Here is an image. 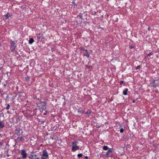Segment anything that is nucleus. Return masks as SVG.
<instances>
[{"mask_svg": "<svg viewBox=\"0 0 159 159\" xmlns=\"http://www.w3.org/2000/svg\"><path fill=\"white\" fill-rule=\"evenodd\" d=\"M73 146L72 148V150L73 152L78 150L79 148V147L77 145V142L76 141H74L72 143Z\"/></svg>", "mask_w": 159, "mask_h": 159, "instance_id": "nucleus-1", "label": "nucleus"}, {"mask_svg": "<svg viewBox=\"0 0 159 159\" xmlns=\"http://www.w3.org/2000/svg\"><path fill=\"white\" fill-rule=\"evenodd\" d=\"M38 107L40 111H43L46 108L45 104L44 102H41L38 104Z\"/></svg>", "mask_w": 159, "mask_h": 159, "instance_id": "nucleus-2", "label": "nucleus"}, {"mask_svg": "<svg viewBox=\"0 0 159 159\" xmlns=\"http://www.w3.org/2000/svg\"><path fill=\"white\" fill-rule=\"evenodd\" d=\"M42 156V157L41 159H47V158L48 157V154L46 150H44L43 151Z\"/></svg>", "mask_w": 159, "mask_h": 159, "instance_id": "nucleus-3", "label": "nucleus"}, {"mask_svg": "<svg viewBox=\"0 0 159 159\" xmlns=\"http://www.w3.org/2000/svg\"><path fill=\"white\" fill-rule=\"evenodd\" d=\"M21 155L22 156V157L23 159H25L27 157V153L26 152V151L24 149H22L21 150Z\"/></svg>", "mask_w": 159, "mask_h": 159, "instance_id": "nucleus-4", "label": "nucleus"}, {"mask_svg": "<svg viewBox=\"0 0 159 159\" xmlns=\"http://www.w3.org/2000/svg\"><path fill=\"white\" fill-rule=\"evenodd\" d=\"M112 148H109L108 151L106 153V155L107 157H110L111 156V154L112 152Z\"/></svg>", "mask_w": 159, "mask_h": 159, "instance_id": "nucleus-5", "label": "nucleus"}, {"mask_svg": "<svg viewBox=\"0 0 159 159\" xmlns=\"http://www.w3.org/2000/svg\"><path fill=\"white\" fill-rule=\"evenodd\" d=\"M30 158L31 159H39L36 154L31 155L30 156Z\"/></svg>", "mask_w": 159, "mask_h": 159, "instance_id": "nucleus-6", "label": "nucleus"}, {"mask_svg": "<svg viewBox=\"0 0 159 159\" xmlns=\"http://www.w3.org/2000/svg\"><path fill=\"white\" fill-rule=\"evenodd\" d=\"M153 84L154 86H158L159 84V80H154L153 82Z\"/></svg>", "mask_w": 159, "mask_h": 159, "instance_id": "nucleus-7", "label": "nucleus"}, {"mask_svg": "<svg viewBox=\"0 0 159 159\" xmlns=\"http://www.w3.org/2000/svg\"><path fill=\"white\" fill-rule=\"evenodd\" d=\"M5 126L4 120L0 121V129L3 128Z\"/></svg>", "mask_w": 159, "mask_h": 159, "instance_id": "nucleus-8", "label": "nucleus"}, {"mask_svg": "<svg viewBox=\"0 0 159 159\" xmlns=\"http://www.w3.org/2000/svg\"><path fill=\"white\" fill-rule=\"evenodd\" d=\"M11 47L13 48V50H14L16 48V46H15V43L13 42L12 41L11 43Z\"/></svg>", "mask_w": 159, "mask_h": 159, "instance_id": "nucleus-9", "label": "nucleus"}, {"mask_svg": "<svg viewBox=\"0 0 159 159\" xmlns=\"http://www.w3.org/2000/svg\"><path fill=\"white\" fill-rule=\"evenodd\" d=\"M11 15L9 13H7V14L6 15H5L4 16L7 18V19H8V18L11 16Z\"/></svg>", "mask_w": 159, "mask_h": 159, "instance_id": "nucleus-10", "label": "nucleus"}, {"mask_svg": "<svg viewBox=\"0 0 159 159\" xmlns=\"http://www.w3.org/2000/svg\"><path fill=\"white\" fill-rule=\"evenodd\" d=\"M128 91V89H125L123 90V94L124 95H126L127 94V92Z\"/></svg>", "mask_w": 159, "mask_h": 159, "instance_id": "nucleus-11", "label": "nucleus"}, {"mask_svg": "<svg viewBox=\"0 0 159 159\" xmlns=\"http://www.w3.org/2000/svg\"><path fill=\"white\" fill-rule=\"evenodd\" d=\"M34 42V39L32 38H30L29 40V43L31 44L33 43Z\"/></svg>", "mask_w": 159, "mask_h": 159, "instance_id": "nucleus-12", "label": "nucleus"}, {"mask_svg": "<svg viewBox=\"0 0 159 159\" xmlns=\"http://www.w3.org/2000/svg\"><path fill=\"white\" fill-rule=\"evenodd\" d=\"M91 111L90 110H88L87 111L85 112V113L88 116H89V115L91 114Z\"/></svg>", "mask_w": 159, "mask_h": 159, "instance_id": "nucleus-13", "label": "nucleus"}, {"mask_svg": "<svg viewBox=\"0 0 159 159\" xmlns=\"http://www.w3.org/2000/svg\"><path fill=\"white\" fill-rule=\"evenodd\" d=\"M85 51L86 52L84 55L86 56L88 58L89 57V54L88 53V51H87V50H85Z\"/></svg>", "mask_w": 159, "mask_h": 159, "instance_id": "nucleus-14", "label": "nucleus"}, {"mask_svg": "<svg viewBox=\"0 0 159 159\" xmlns=\"http://www.w3.org/2000/svg\"><path fill=\"white\" fill-rule=\"evenodd\" d=\"M102 148L105 150H107L108 149V148L107 146H103Z\"/></svg>", "mask_w": 159, "mask_h": 159, "instance_id": "nucleus-15", "label": "nucleus"}, {"mask_svg": "<svg viewBox=\"0 0 159 159\" xmlns=\"http://www.w3.org/2000/svg\"><path fill=\"white\" fill-rule=\"evenodd\" d=\"M72 6H73L74 7H77V5L75 4V2H72Z\"/></svg>", "mask_w": 159, "mask_h": 159, "instance_id": "nucleus-16", "label": "nucleus"}, {"mask_svg": "<svg viewBox=\"0 0 159 159\" xmlns=\"http://www.w3.org/2000/svg\"><path fill=\"white\" fill-rule=\"evenodd\" d=\"M10 105L9 104H7V107H6V109L8 110L10 108Z\"/></svg>", "mask_w": 159, "mask_h": 159, "instance_id": "nucleus-17", "label": "nucleus"}, {"mask_svg": "<svg viewBox=\"0 0 159 159\" xmlns=\"http://www.w3.org/2000/svg\"><path fill=\"white\" fill-rule=\"evenodd\" d=\"M83 155V154H82V153H79L77 155V156H78V157L79 158H80V157H81Z\"/></svg>", "mask_w": 159, "mask_h": 159, "instance_id": "nucleus-18", "label": "nucleus"}, {"mask_svg": "<svg viewBox=\"0 0 159 159\" xmlns=\"http://www.w3.org/2000/svg\"><path fill=\"white\" fill-rule=\"evenodd\" d=\"M22 138H23L22 137H21V138H18L17 139H16V140L17 141H20V140H22Z\"/></svg>", "mask_w": 159, "mask_h": 159, "instance_id": "nucleus-19", "label": "nucleus"}, {"mask_svg": "<svg viewBox=\"0 0 159 159\" xmlns=\"http://www.w3.org/2000/svg\"><path fill=\"white\" fill-rule=\"evenodd\" d=\"M153 54V53L152 52H150L148 55H147V56H150V55H152Z\"/></svg>", "mask_w": 159, "mask_h": 159, "instance_id": "nucleus-20", "label": "nucleus"}, {"mask_svg": "<svg viewBox=\"0 0 159 159\" xmlns=\"http://www.w3.org/2000/svg\"><path fill=\"white\" fill-rule=\"evenodd\" d=\"M124 129L123 128H121L120 129V133H123L124 131Z\"/></svg>", "mask_w": 159, "mask_h": 159, "instance_id": "nucleus-21", "label": "nucleus"}, {"mask_svg": "<svg viewBox=\"0 0 159 159\" xmlns=\"http://www.w3.org/2000/svg\"><path fill=\"white\" fill-rule=\"evenodd\" d=\"M140 66H138L137 67H136V70L139 69L140 68Z\"/></svg>", "mask_w": 159, "mask_h": 159, "instance_id": "nucleus-22", "label": "nucleus"}, {"mask_svg": "<svg viewBox=\"0 0 159 159\" xmlns=\"http://www.w3.org/2000/svg\"><path fill=\"white\" fill-rule=\"evenodd\" d=\"M82 111V110L81 109H79L78 110V112L80 113Z\"/></svg>", "mask_w": 159, "mask_h": 159, "instance_id": "nucleus-23", "label": "nucleus"}, {"mask_svg": "<svg viewBox=\"0 0 159 159\" xmlns=\"http://www.w3.org/2000/svg\"><path fill=\"white\" fill-rule=\"evenodd\" d=\"M87 67L89 69H91L92 68V67L91 66H87Z\"/></svg>", "mask_w": 159, "mask_h": 159, "instance_id": "nucleus-24", "label": "nucleus"}, {"mask_svg": "<svg viewBox=\"0 0 159 159\" xmlns=\"http://www.w3.org/2000/svg\"><path fill=\"white\" fill-rule=\"evenodd\" d=\"M85 158L86 159H88V157L87 156H85Z\"/></svg>", "mask_w": 159, "mask_h": 159, "instance_id": "nucleus-25", "label": "nucleus"}, {"mask_svg": "<svg viewBox=\"0 0 159 159\" xmlns=\"http://www.w3.org/2000/svg\"><path fill=\"white\" fill-rule=\"evenodd\" d=\"M37 38L39 39H40V38L39 36L38 35H37Z\"/></svg>", "mask_w": 159, "mask_h": 159, "instance_id": "nucleus-26", "label": "nucleus"}, {"mask_svg": "<svg viewBox=\"0 0 159 159\" xmlns=\"http://www.w3.org/2000/svg\"><path fill=\"white\" fill-rule=\"evenodd\" d=\"M80 17L81 18V19L82 18V16H80Z\"/></svg>", "mask_w": 159, "mask_h": 159, "instance_id": "nucleus-27", "label": "nucleus"}, {"mask_svg": "<svg viewBox=\"0 0 159 159\" xmlns=\"http://www.w3.org/2000/svg\"><path fill=\"white\" fill-rule=\"evenodd\" d=\"M7 113L8 114H9L10 113V112H9V111H7Z\"/></svg>", "mask_w": 159, "mask_h": 159, "instance_id": "nucleus-28", "label": "nucleus"}, {"mask_svg": "<svg viewBox=\"0 0 159 159\" xmlns=\"http://www.w3.org/2000/svg\"><path fill=\"white\" fill-rule=\"evenodd\" d=\"M150 27H148V30H150Z\"/></svg>", "mask_w": 159, "mask_h": 159, "instance_id": "nucleus-29", "label": "nucleus"}, {"mask_svg": "<svg viewBox=\"0 0 159 159\" xmlns=\"http://www.w3.org/2000/svg\"><path fill=\"white\" fill-rule=\"evenodd\" d=\"M3 86H4V87H5V86H6V84H4V85Z\"/></svg>", "mask_w": 159, "mask_h": 159, "instance_id": "nucleus-30", "label": "nucleus"}, {"mask_svg": "<svg viewBox=\"0 0 159 159\" xmlns=\"http://www.w3.org/2000/svg\"><path fill=\"white\" fill-rule=\"evenodd\" d=\"M133 102H135V101H134V100H133Z\"/></svg>", "mask_w": 159, "mask_h": 159, "instance_id": "nucleus-31", "label": "nucleus"}]
</instances>
